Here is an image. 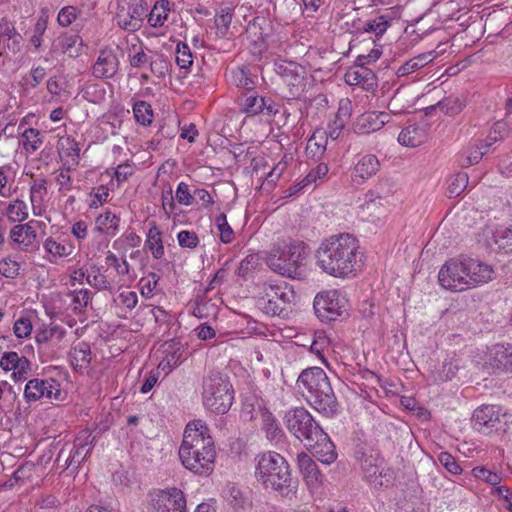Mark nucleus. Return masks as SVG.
Masks as SVG:
<instances>
[{
	"mask_svg": "<svg viewBox=\"0 0 512 512\" xmlns=\"http://www.w3.org/2000/svg\"><path fill=\"white\" fill-rule=\"evenodd\" d=\"M316 264L326 274L349 278L361 265L359 241L349 233L324 239L316 250Z\"/></svg>",
	"mask_w": 512,
	"mask_h": 512,
	"instance_id": "nucleus-1",
	"label": "nucleus"
},
{
	"mask_svg": "<svg viewBox=\"0 0 512 512\" xmlns=\"http://www.w3.org/2000/svg\"><path fill=\"white\" fill-rule=\"evenodd\" d=\"M178 455L182 465L194 474L208 476L213 472L216 448L204 421L194 420L186 425Z\"/></svg>",
	"mask_w": 512,
	"mask_h": 512,
	"instance_id": "nucleus-2",
	"label": "nucleus"
},
{
	"mask_svg": "<svg viewBox=\"0 0 512 512\" xmlns=\"http://www.w3.org/2000/svg\"><path fill=\"white\" fill-rule=\"evenodd\" d=\"M493 267L480 260L458 256L447 260L439 270V284L453 292L466 291L493 280Z\"/></svg>",
	"mask_w": 512,
	"mask_h": 512,
	"instance_id": "nucleus-3",
	"label": "nucleus"
},
{
	"mask_svg": "<svg viewBox=\"0 0 512 512\" xmlns=\"http://www.w3.org/2000/svg\"><path fill=\"white\" fill-rule=\"evenodd\" d=\"M297 385L313 409L327 417L336 414L338 402L330 380L323 369L311 367L303 370L298 376Z\"/></svg>",
	"mask_w": 512,
	"mask_h": 512,
	"instance_id": "nucleus-4",
	"label": "nucleus"
},
{
	"mask_svg": "<svg viewBox=\"0 0 512 512\" xmlns=\"http://www.w3.org/2000/svg\"><path fill=\"white\" fill-rule=\"evenodd\" d=\"M255 477L264 488L288 496L293 494L292 478L285 458L277 452L269 451L256 457Z\"/></svg>",
	"mask_w": 512,
	"mask_h": 512,
	"instance_id": "nucleus-5",
	"label": "nucleus"
},
{
	"mask_svg": "<svg viewBox=\"0 0 512 512\" xmlns=\"http://www.w3.org/2000/svg\"><path fill=\"white\" fill-rule=\"evenodd\" d=\"M307 255L303 242L290 237L277 238L266 252L267 266L281 276L294 278Z\"/></svg>",
	"mask_w": 512,
	"mask_h": 512,
	"instance_id": "nucleus-6",
	"label": "nucleus"
},
{
	"mask_svg": "<svg viewBox=\"0 0 512 512\" xmlns=\"http://www.w3.org/2000/svg\"><path fill=\"white\" fill-rule=\"evenodd\" d=\"M256 306L268 316L280 315L295 299V292L284 281L257 282L253 288Z\"/></svg>",
	"mask_w": 512,
	"mask_h": 512,
	"instance_id": "nucleus-7",
	"label": "nucleus"
},
{
	"mask_svg": "<svg viewBox=\"0 0 512 512\" xmlns=\"http://www.w3.org/2000/svg\"><path fill=\"white\" fill-rule=\"evenodd\" d=\"M203 404L215 414H225L234 400V391L230 382L219 373H211L203 383Z\"/></svg>",
	"mask_w": 512,
	"mask_h": 512,
	"instance_id": "nucleus-8",
	"label": "nucleus"
},
{
	"mask_svg": "<svg viewBox=\"0 0 512 512\" xmlns=\"http://www.w3.org/2000/svg\"><path fill=\"white\" fill-rule=\"evenodd\" d=\"M274 72L281 78L287 99H299L306 91L307 70L304 66L291 60L278 58L273 63Z\"/></svg>",
	"mask_w": 512,
	"mask_h": 512,
	"instance_id": "nucleus-9",
	"label": "nucleus"
},
{
	"mask_svg": "<svg viewBox=\"0 0 512 512\" xmlns=\"http://www.w3.org/2000/svg\"><path fill=\"white\" fill-rule=\"evenodd\" d=\"M284 424L288 431L306 445L322 430L304 407H294L285 412Z\"/></svg>",
	"mask_w": 512,
	"mask_h": 512,
	"instance_id": "nucleus-10",
	"label": "nucleus"
},
{
	"mask_svg": "<svg viewBox=\"0 0 512 512\" xmlns=\"http://www.w3.org/2000/svg\"><path fill=\"white\" fill-rule=\"evenodd\" d=\"M511 415L502 407L496 405H483L473 413V428L484 435H491L500 431H506Z\"/></svg>",
	"mask_w": 512,
	"mask_h": 512,
	"instance_id": "nucleus-11",
	"label": "nucleus"
},
{
	"mask_svg": "<svg viewBox=\"0 0 512 512\" xmlns=\"http://www.w3.org/2000/svg\"><path fill=\"white\" fill-rule=\"evenodd\" d=\"M148 9L145 0H117L114 20L122 30L136 32L142 27Z\"/></svg>",
	"mask_w": 512,
	"mask_h": 512,
	"instance_id": "nucleus-12",
	"label": "nucleus"
},
{
	"mask_svg": "<svg viewBox=\"0 0 512 512\" xmlns=\"http://www.w3.org/2000/svg\"><path fill=\"white\" fill-rule=\"evenodd\" d=\"M361 470L364 478L375 487H388L393 482V471L378 454H364Z\"/></svg>",
	"mask_w": 512,
	"mask_h": 512,
	"instance_id": "nucleus-13",
	"label": "nucleus"
},
{
	"mask_svg": "<svg viewBox=\"0 0 512 512\" xmlns=\"http://www.w3.org/2000/svg\"><path fill=\"white\" fill-rule=\"evenodd\" d=\"M152 512H186L187 501L182 490L170 487L155 490L149 495Z\"/></svg>",
	"mask_w": 512,
	"mask_h": 512,
	"instance_id": "nucleus-14",
	"label": "nucleus"
},
{
	"mask_svg": "<svg viewBox=\"0 0 512 512\" xmlns=\"http://www.w3.org/2000/svg\"><path fill=\"white\" fill-rule=\"evenodd\" d=\"M92 450V440L90 435L86 433L83 436H78L73 445H66L60 450L56 458V462L64 469L74 466L75 469L86 459Z\"/></svg>",
	"mask_w": 512,
	"mask_h": 512,
	"instance_id": "nucleus-15",
	"label": "nucleus"
},
{
	"mask_svg": "<svg viewBox=\"0 0 512 512\" xmlns=\"http://www.w3.org/2000/svg\"><path fill=\"white\" fill-rule=\"evenodd\" d=\"M241 111L248 116L263 115L273 117L279 112L280 105L271 97L258 95L254 91L245 92L240 100Z\"/></svg>",
	"mask_w": 512,
	"mask_h": 512,
	"instance_id": "nucleus-16",
	"label": "nucleus"
},
{
	"mask_svg": "<svg viewBox=\"0 0 512 512\" xmlns=\"http://www.w3.org/2000/svg\"><path fill=\"white\" fill-rule=\"evenodd\" d=\"M60 384L52 379L34 378L29 380L24 388V398L27 402H36L41 399H59Z\"/></svg>",
	"mask_w": 512,
	"mask_h": 512,
	"instance_id": "nucleus-17",
	"label": "nucleus"
},
{
	"mask_svg": "<svg viewBox=\"0 0 512 512\" xmlns=\"http://www.w3.org/2000/svg\"><path fill=\"white\" fill-rule=\"evenodd\" d=\"M314 310L322 321H333L343 313V305L335 290L317 294L314 298Z\"/></svg>",
	"mask_w": 512,
	"mask_h": 512,
	"instance_id": "nucleus-18",
	"label": "nucleus"
},
{
	"mask_svg": "<svg viewBox=\"0 0 512 512\" xmlns=\"http://www.w3.org/2000/svg\"><path fill=\"white\" fill-rule=\"evenodd\" d=\"M483 238L491 250L512 253V226L488 225L483 230Z\"/></svg>",
	"mask_w": 512,
	"mask_h": 512,
	"instance_id": "nucleus-19",
	"label": "nucleus"
},
{
	"mask_svg": "<svg viewBox=\"0 0 512 512\" xmlns=\"http://www.w3.org/2000/svg\"><path fill=\"white\" fill-rule=\"evenodd\" d=\"M40 223L39 221L31 220L27 223L14 225L9 232L11 241L15 243L21 251H37L39 249V242L37 232L32 224L39 225Z\"/></svg>",
	"mask_w": 512,
	"mask_h": 512,
	"instance_id": "nucleus-20",
	"label": "nucleus"
},
{
	"mask_svg": "<svg viewBox=\"0 0 512 512\" xmlns=\"http://www.w3.org/2000/svg\"><path fill=\"white\" fill-rule=\"evenodd\" d=\"M486 364L493 373H512V344H496L490 348Z\"/></svg>",
	"mask_w": 512,
	"mask_h": 512,
	"instance_id": "nucleus-21",
	"label": "nucleus"
},
{
	"mask_svg": "<svg viewBox=\"0 0 512 512\" xmlns=\"http://www.w3.org/2000/svg\"><path fill=\"white\" fill-rule=\"evenodd\" d=\"M399 18L398 7L385 8L367 19L364 23L363 30L366 33H373L377 37H380L392 25L393 21Z\"/></svg>",
	"mask_w": 512,
	"mask_h": 512,
	"instance_id": "nucleus-22",
	"label": "nucleus"
},
{
	"mask_svg": "<svg viewBox=\"0 0 512 512\" xmlns=\"http://www.w3.org/2000/svg\"><path fill=\"white\" fill-rule=\"evenodd\" d=\"M0 367L6 372L12 371V378L15 381L25 380L31 371L30 361L15 351L3 353Z\"/></svg>",
	"mask_w": 512,
	"mask_h": 512,
	"instance_id": "nucleus-23",
	"label": "nucleus"
},
{
	"mask_svg": "<svg viewBox=\"0 0 512 512\" xmlns=\"http://www.w3.org/2000/svg\"><path fill=\"white\" fill-rule=\"evenodd\" d=\"M380 169V161L376 155L365 154L359 156L351 171V180L357 185L365 183Z\"/></svg>",
	"mask_w": 512,
	"mask_h": 512,
	"instance_id": "nucleus-24",
	"label": "nucleus"
},
{
	"mask_svg": "<svg viewBox=\"0 0 512 512\" xmlns=\"http://www.w3.org/2000/svg\"><path fill=\"white\" fill-rule=\"evenodd\" d=\"M305 446L324 464L329 465L337 458L335 445L323 429Z\"/></svg>",
	"mask_w": 512,
	"mask_h": 512,
	"instance_id": "nucleus-25",
	"label": "nucleus"
},
{
	"mask_svg": "<svg viewBox=\"0 0 512 512\" xmlns=\"http://www.w3.org/2000/svg\"><path fill=\"white\" fill-rule=\"evenodd\" d=\"M119 60L111 50L100 51L93 67L92 74L98 79H110L118 71Z\"/></svg>",
	"mask_w": 512,
	"mask_h": 512,
	"instance_id": "nucleus-26",
	"label": "nucleus"
},
{
	"mask_svg": "<svg viewBox=\"0 0 512 512\" xmlns=\"http://www.w3.org/2000/svg\"><path fill=\"white\" fill-rule=\"evenodd\" d=\"M163 358L157 368L165 375H168L182 361L183 348L179 342L170 341L163 345Z\"/></svg>",
	"mask_w": 512,
	"mask_h": 512,
	"instance_id": "nucleus-27",
	"label": "nucleus"
},
{
	"mask_svg": "<svg viewBox=\"0 0 512 512\" xmlns=\"http://www.w3.org/2000/svg\"><path fill=\"white\" fill-rule=\"evenodd\" d=\"M389 121L386 112H368L362 114L355 124V131L359 134H369L380 130Z\"/></svg>",
	"mask_w": 512,
	"mask_h": 512,
	"instance_id": "nucleus-28",
	"label": "nucleus"
},
{
	"mask_svg": "<svg viewBox=\"0 0 512 512\" xmlns=\"http://www.w3.org/2000/svg\"><path fill=\"white\" fill-rule=\"evenodd\" d=\"M250 419H259L262 430L265 432L267 439L270 441L279 440L283 431L275 416L265 407H259L255 415H251Z\"/></svg>",
	"mask_w": 512,
	"mask_h": 512,
	"instance_id": "nucleus-29",
	"label": "nucleus"
},
{
	"mask_svg": "<svg viewBox=\"0 0 512 512\" xmlns=\"http://www.w3.org/2000/svg\"><path fill=\"white\" fill-rule=\"evenodd\" d=\"M105 264L112 267L119 277L120 281L124 283H131L135 279V275L132 272L131 265L127 261V257L124 254L116 255L115 253L108 251L105 256Z\"/></svg>",
	"mask_w": 512,
	"mask_h": 512,
	"instance_id": "nucleus-30",
	"label": "nucleus"
},
{
	"mask_svg": "<svg viewBox=\"0 0 512 512\" xmlns=\"http://www.w3.org/2000/svg\"><path fill=\"white\" fill-rule=\"evenodd\" d=\"M297 463L301 474L309 486L316 487L322 482V474L317 464L306 453H300L297 456Z\"/></svg>",
	"mask_w": 512,
	"mask_h": 512,
	"instance_id": "nucleus-31",
	"label": "nucleus"
},
{
	"mask_svg": "<svg viewBox=\"0 0 512 512\" xmlns=\"http://www.w3.org/2000/svg\"><path fill=\"white\" fill-rule=\"evenodd\" d=\"M4 205L3 215L11 222L21 224L29 217V207L23 198H15Z\"/></svg>",
	"mask_w": 512,
	"mask_h": 512,
	"instance_id": "nucleus-32",
	"label": "nucleus"
},
{
	"mask_svg": "<svg viewBox=\"0 0 512 512\" xmlns=\"http://www.w3.org/2000/svg\"><path fill=\"white\" fill-rule=\"evenodd\" d=\"M69 358L73 369L79 373H84L91 363L90 345L86 342H79L72 348Z\"/></svg>",
	"mask_w": 512,
	"mask_h": 512,
	"instance_id": "nucleus-33",
	"label": "nucleus"
},
{
	"mask_svg": "<svg viewBox=\"0 0 512 512\" xmlns=\"http://www.w3.org/2000/svg\"><path fill=\"white\" fill-rule=\"evenodd\" d=\"M171 11V3L168 0L156 1L146 16L149 25L153 28L166 27Z\"/></svg>",
	"mask_w": 512,
	"mask_h": 512,
	"instance_id": "nucleus-34",
	"label": "nucleus"
},
{
	"mask_svg": "<svg viewBox=\"0 0 512 512\" xmlns=\"http://www.w3.org/2000/svg\"><path fill=\"white\" fill-rule=\"evenodd\" d=\"M388 200L386 197L370 193L366 196L365 202L362 205L364 211L372 217V221H381L384 219L388 212Z\"/></svg>",
	"mask_w": 512,
	"mask_h": 512,
	"instance_id": "nucleus-35",
	"label": "nucleus"
},
{
	"mask_svg": "<svg viewBox=\"0 0 512 512\" xmlns=\"http://www.w3.org/2000/svg\"><path fill=\"white\" fill-rule=\"evenodd\" d=\"M94 229L100 234H104L108 237H114L120 229V218L110 210H106L95 219Z\"/></svg>",
	"mask_w": 512,
	"mask_h": 512,
	"instance_id": "nucleus-36",
	"label": "nucleus"
},
{
	"mask_svg": "<svg viewBox=\"0 0 512 512\" xmlns=\"http://www.w3.org/2000/svg\"><path fill=\"white\" fill-rule=\"evenodd\" d=\"M427 139L426 129L418 125H409L398 135V142L406 147H417Z\"/></svg>",
	"mask_w": 512,
	"mask_h": 512,
	"instance_id": "nucleus-37",
	"label": "nucleus"
},
{
	"mask_svg": "<svg viewBox=\"0 0 512 512\" xmlns=\"http://www.w3.org/2000/svg\"><path fill=\"white\" fill-rule=\"evenodd\" d=\"M66 336V329L59 325L45 326L38 330L35 335V341L38 345L60 344Z\"/></svg>",
	"mask_w": 512,
	"mask_h": 512,
	"instance_id": "nucleus-38",
	"label": "nucleus"
},
{
	"mask_svg": "<svg viewBox=\"0 0 512 512\" xmlns=\"http://www.w3.org/2000/svg\"><path fill=\"white\" fill-rule=\"evenodd\" d=\"M459 369V360L455 356H448L441 364L432 370V377L435 382H446L452 380Z\"/></svg>",
	"mask_w": 512,
	"mask_h": 512,
	"instance_id": "nucleus-39",
	"label": "nucleus"
},
{
	"mask_svg": "<svg viewBox=\"0 0 512 512\" xmlns=\"http://www.w3.org/2000/svg\"><path fill=\"white\" fill-rule=\"evenodd\" d=\"M47 194V181L45 179L35 180L30 187V202L35 216H42L44 197Z\"/></svg>",
	"mask_w": 512,
	"mask_h": 512,
	"instance_id": "nucleus-40",
	"label": "nucleus"
},
{
	"mask_svg": "<svg viewBox=\"0 0 512 512\" xmlns=\"http://www.w3.org/2000/svg\"><path fill=\"white\" fill-rule=\"evenodd\" d=\"M145 247L151 252L155 259H161L165 254L162 232L156 223H152L148 230Z\"/></svg>",
	"mask_w": 512,
	"mask_h": 512,
	"instance_id": "nucleus-41",
	"label": "nucleus"
},
{
	"mask_svg": "<svg viewBox=\"0 0 512 512\" xmlns=\"http://www.w3.org/2000/svg\"><path fill=\"white\" fill-rule=\"evenodd\" d=\"M434 59V54L432 51L419 54L416 57L411 58L407 62H405L403 65H401L396 72V75L398 77H403L406 75H409L418 69L426 66L428 63H430Z\"/></svg>",
	"mask_w": 512,
	"mask_h": 512,
	"instance_id": "nucleus-42",
	"label": "nucleus"
},
{
	"mask_svg": "<svg viewBox=\"0 0 512 512\" xmlns=\"http://www.w3.org/2000/svg\"><path fill=\"white\" fill-rule=\"evenodd\" d=\"M60 49L64 54H67L69 57H78L83 48V40L82 38L75 33L72 34H64L59 38Z\"/></svg>",
	"mask_w": 512,
	"mask_h": 512,
	"instance_id": "nucleus-43",
	"label": "nucleus"
},
{
	"mask_svg": "<svg viewBox=\"0 0 512 512\" xmlns=\"http://www.w3.org/2000/svg\"><path fill=\"white\" fill-rule=\"evenodd\" d=\"M141 237L132 230L125 231L120 237L112 243V248L119 254L126 255L129 249L139 247Z\"/></svg>",
	"mask_w": 512,
	"mask_h": 512,
	"instance_id": "nucleus-44",
	"label": "nucleus"
},
{
	"mask_svg": "<svg viewBox=\"0 0 512 512\" xmlns=\"http://www.w3.org/2000/svg\"><path fill=\"white\" fill-rule=\"evenodd\" d=\"M20 142L26 152L34 153L43 144V135L37 129L25 128L21 133Z\"/></svg>",
	"mask_w": 512,
	"mask_h": 512,
	"instance_id": "nucleus-45",
	"label": "nucleus"
},
{
	"mask_svg": "<svg viewBox=\"0 0 512 512\" xmlns=\"http://www.w3.org/2000/svg\"><path fill=\"white\" fill-rule=\"evenodd\" d=\"M74 312L81 313L92 301V292L87 288L73 289L67 293Z\"/></svg>",
	"mask_w": 512,
	"mask_h": 512,
	"instance_id": "nucleus-46",
	"label": "nucleus"
},
{
	"mask_svg": "<svg viewBox=\"0 0 512 512\" xmlns=\"http://www.w3.org/2000/svg\"><path fill=\"white\" fill-rule=\"evenodd\" d=\"M86 282L98 291H111L112 285L107 276L103 274L99 267L93 266L87 272Z\"/></svg>",
	"mask_w": 512,
	"mask_h": 512,
	"instance_id": "nucleus-47",
	"label": "nucleus"
},
{
	"mask_svg": "<svg viewBox=\"0 0 512 512\" xmlns=\"http://www.w3.org/2000/svg\"><path fill=\"white\" fill-rule=\"evenodd\" d=\"M47 26L48 16H39L33 27L32 34L29 38V46L31 47L30 50L37 51L41 47L43 42V36L47 30Z\"/></svg>",
	"mask_w": 512,
	"mask_h": 512,
	"instance_id": "nucleus-48",
	"label": "nucleus"
},
{
	"mask_svg": "<svg viewBox=\"0 0 512 512\" xmlns=\"http://www.w3.org/2000/svg\"><path fill=\"white\" fill-rule=\"evenodd\" d=\"M132 110L137 123L143 126H148L152 123L154 114L148 102L144 100L135 101Z\"/></svg>",
	"mask_w": 512,
	"mask_h": 512,
	"instance_id": "nucleus-49",
	"label": "nucleus"
},
{
	"mask_svg": "<svg viewBox=\"0 0 512 512\" xmlns=\"http://www.w3.org/2000/svg\"><path fill=\"white\" fill-rule=\"evenodd\" d=\"M80 93L83 99L93 104L103 102L106 96L104 86L98 83H86Z\"/></svg>",
	"mask_w": 512,
	"mask_h": 512,
	"instance_id": "nucleus-50",
	"label": "nucleus"
},
{
	"mask_svg": "<svg viewBox=\"0 0 512 512\" xmlns=\"http://www.w3.org/2000/svg\"><path fill=\"white\" fill-rule=\"evenodd\" d=\"M464 107L465 103L459 97L449 96L439 101L435 106H431L430 109L438 108L440 111L449 116H455L459 114Z\"/></svg>",
	"mask_w": 512,
	"mask_h": 512,
	"instance_id": "nucleus-51",
	"label": "nucleus"
},
{
	"mask_svg": "<svg viewBox=\"0 0 512 512\" xmlns=\"http://www.w3.org/2000/svg\"><path fill=\"white\" fill-rule=\"evenodd\" d=\"M43 247L45 252L54 258L69 256L74 249L72 244L57 242L52 238L46 239Z\"/></svg>",
	"mask_w": 512,
	"mask_h": 512,
	"instance_id": "nucleus-52",
	"label": "nucleus"
},
{
	"mask_svg": "<svg viewBox=\"0 0 512 512\" xmlns=\"http://www.w3.org/2000/svg\"><path fill=\"white\" fill-rule=\"evenodd\" d=\"M8 167H0V198L10 199L18 191V186L15 185L13 177L8 175Z\"/></svg>",
	"mask_w": 512,
	"mask_h": 512,
	"instance_id": "nucleus-53",
	"label": "nucleus"
},
{
	"mask_svg": "<svg viewBox=\"0 0 512 512\" xmlns=\"http://www.w3.org/2000/svg\"><path fill=\"white\" fill-rule=\"evenodd\" d=\"M59 153L63 157L70 158L75 164L78 163L80 156L79 143L72 137H64L59 141Z\"/></svg>",
	"mask_w": 512,
	"mask_h": 512,
	"instance_id": "nucleus-54",
	"label": "nucleus"
},
{
	"mask_svg": "<svg viewBox=\"0 0 512 512\" xmlns=\"http://www.w3.org/2000/svg\"><path fill=\"white\" fill-rule=\"evenodd\" d=\"M175 61L180 69L188 70L193 64V55L187 43L178 42L175 49Z\"/></svg>",
	"mask_w": 512,
	"mask_h": 512,
	"instance_id": "nucleus-55",
	"label": "nucleus"
},
{
	"mask_svg": "<svg viewBox=\"0 0 512 512\" xmlns=\"http://www.w3.org/2000/svg\"><path fill=\"white\" fill-rule=\"evenodd\" d=\"M469 177L465 172H459L450 177L448 182V195L450 198L458 197L466 189Z\"/></svg>",
	"mask_w": 512,
	"mask_h": 512,
	"instance_id": "nucleus-56",
	"label": "nucleus"
},
{
	"mask_svg": "<svg viewBox=\"0 0 512 512\" xmlns=\"http://www.w3.org/2000/svg\"><path fill=\"white\" fill-rule=\"evenodd\" d=\"M487 153V145H477L475 148L464 150L460 154V164L462 166H470L478 163L482 157Z\"/></svg>",
	"mask_w": 512,
	"mask_h": 512,
	"instance_id": "nucleus-57",
	"label": "nucleus"
},
{
	"mask_svg": "<svg viewBox=\"0 0 512 512\" xmlns=\"http://www.w3.org/2000/svg\"><path fill=\"white\" fill-rule=\"evenodd\" d=\"M233 8L229 6L222 7L215 16V24L217 27V33L221 36H225L231 21H232Z\"/></svg>",
	"mask_w": 512,
	"mask_h": 512,
	"instance_id": "nucleus-58",
	"label": "nucleus"
},
{
	"mask_svg": "<svg viewBox=\"0 0 512 512\" xmlns=\"http://www.w3.org/2000/svg\"><path fill=\"white\" fill-rule=\"evenodd\" d=\"M128 60L133 68H141L149 63L150 57L141 45L133 44L128 50Z\"/></svg>",
	"mask_w": 512,
	"mask_h": 512,
	"instance_id": "nucleus-59",
	"label": "nucleus"
},
{
	"mask_svg": "<svg viewBox=\"0 0 512 512\" xmlns=\"http://www.w3.org/2000/svg\"><path fill=\"white\" fill-rule=\"evenodd\" d=\"M215 225L217 227L220 241L224 244H229L234 240V231L227 221V217L224 213L218 215L215 219Z\"/></svg>",
	"mask_w": 512,
	"mask_h": 512,
	"instance_id": "nucleus-60",
	"label": "nucleus"
},
{
	"mask_svg": "<svg viewBox=\"0 0 512 512\" xmlns=\"http://www.w3.org/2000/svg\"><path fill=\"white\" fill-rule=\"evenodd\" d=\"M326 136L322 131H317L309 138L306 150L313 156H320L326 149Z\"/></svg>",
	"mask_w": 512,
	"mask_h": 512,
	"instance_id": "nucleus-61",
	"label": "nucleus"
},
{
	"mask_svg": "<svg viewBox=\"0 0 512 512\" xmlns=\"http://www.w3.org/2000/svg\"><path fill=\"white\" fill-rule=\"evenodd\" d=\"M109 197V188L105 185L94 187L89 194V207L96 209L107 202Z\"/></svg>",
	"mask_w": 512,
	"mask_h": 512,
	"instance_id": "nucleus-62",
	"label": "nucleus"
},
{
	"mask_svg": "<svg viewBox=\"0 0 512 512\" xmlns=\"http://www.w3.org/2000/svg\"><path fill=\"white\" fill-rule=\"evenodd\" d=\"M330 340L324 331H316L310 345V351L324 361L323 352L328 348Z\"/></svg>",
	"mask_w": 512,
	"mask_h": 512,
	"instance_id": "nucleus-63",
	"label": "nucleus"
},
{
	"mask_svg": "<svg viewBox=\"0 0 512 512\" xmlns=\"http://www.w3.org/2000/svg\"><path fill=\"white\" fill-rule=\"evenodd\" d=\"M232 79L233 82L238 86L246 89L248 91H252L254 88V81L251 78L249 71L245 68H237L232 71Z\"/></svg>",
	"mask_w": 512,
	"mask_h": 512,
	"instance_id": "nucleus-64",
	"label": "nucleus"
}]
</instances>
